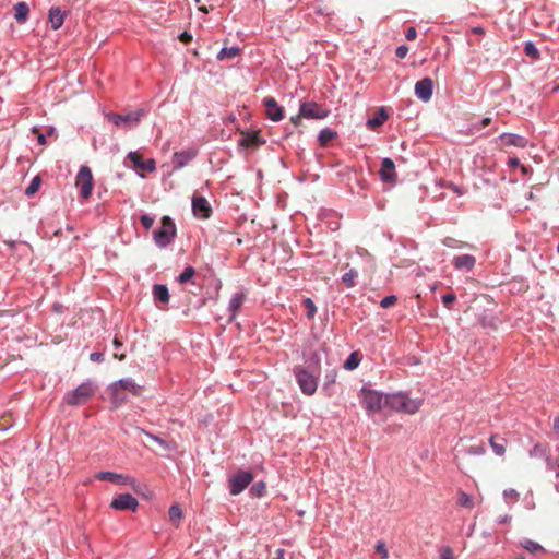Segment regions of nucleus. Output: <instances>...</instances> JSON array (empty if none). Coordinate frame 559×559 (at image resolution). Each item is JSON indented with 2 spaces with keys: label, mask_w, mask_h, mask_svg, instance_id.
I'll return each instance as SVG.
<instances>
[{
  "label": "nucleus",
  "mask_w": 559,
  "mask_h": 559,
  "mask_svg": "<svg viewBox=\"0 0 559 559\" xmlns=\"http://www.w3.org/2000/svg\"><path fill=\"white\" fill-rule=\"evenodd\" d=\"M405 37L407 40H415L417 37V32L415 27H408L405 32Z\"/></svg>",
  "instance_id": "nucleus-52"
},
{
  "label": "nucleus",
  "mask_w": 559,
  "mask_h": 559,
  "mask_svg": "<svg viewBox=\"0 0 559 559\" xmlns=\"http://www.w3.org/2000/svg\"><path fill=\"white\" fill-rule=\"evenodd\" d=\"M440 559H454L452 549L450 547L442 548Z\"/></svg>",
  "instance_id": "nucleus-48"
},
{
  "label": "nucleus",
  "mask_w": 559,
  "mask_h": 559,
  "mask_svg": "<svg viewBox=\"0 0 559 559\" xmlns=\"http://www.w3.org/2000/svg\"><path fill=\"white\" fill-rule=\"evenodd\" d=\"M520 546L533 555L546 552L545 548L540 544L528 538L522 539L520 542Z\"/></svg>",
  "instance_id": "nucleus-23"
},
{
  "label": "nucleus",
  "mask_w": 559,
  "mask_h": 559,
  "mask_svg": "<svg viewBox=\"0 0 559 559\" xmlns=\"http://www.w3.org/2000/svg\"><path fill=\"white\" fill-rule=\"evenodd\" d=\"M452 263L456 270L471 271L476 263V259L471 254H463L455 257Z\"/></svg>",
  "instance_id": "nucleus-17"
},
{
  "label": "nucleus",
  "mask_w": 559,
  "mask_h": 559,
  "mask_svg": "<svg viewBox=\"0 0 559 559\" xmlns=\"http://www.w3.org/2000/svg\"><path fill=\"white\" fill-rule=\"evenodd\" d=\"M450 188L457 194H462V190L460 189V187L455 186V185H451Z\"/></svg>",
  "instance_id": "nucleus-62"
},
{
  "label": "nucleus",
  "mask_w": 559,
  "mask_h": 559,
  "mask_svg": "<svg viewBox=\"0 0 559 559\" xmlns=\"http://www.w3.org/2000/svg\"><path fill=\"white\" fill-rule=\"evenodd\" d=\"M40 185H41L40 178L38 176L34 177L32 179V181L29 182L28 187L25 189V194L27 197L35 194L39 190Z\"/></svg>",
  "instance_id": "nucleus-35"
},
{
  "label": "nucleus",
  "mask_w": 559,
  "mask_h": 559,
  "mask_svg": "<svg viewBox=\"0 0 559 559\" xmlns=\"http://www.w3.org/2000/svg\"><path fill=\"white\" fill-rule=\"evenodd\" d=\"M90 360L93 362H103L104 361V354L100 352H94L90 355Z\"/></svg>",
  "instance_id": "nucleus-50"
},
{
  "label": "nucleus",
  "mask_w": 559,
  "mask_h": 559,
  "mask_svg": "<svg viewBox=\"0 0 559 559\" xmlns=\"http://www.w3.org/2000/svg\"><path fill=\"white\" fill-rule=\"evenodd\" d=\"M388 114L385 112L384 108H380L372 118L368 119L367 126L370 129H376L380 126H382L385 120L388 119Z\"/></svg>",
  "instance_id": "nucleus-25"
},
{
  "label": "nucleus",
  "mask_w": 559,
  "mask_h": 559,
  "mask_svg": "<svg viewBox=\"0 0 559 559\" xmlns=\"http://www.w3.org/2000/svg\"><path fill=\"white\" fill-rule=\"evenodd\" d=\"M153 296L156 300L167 304L169 301V292L166 285L155 284L153 286Z\"/></svg>",
  "instance_id": "nucleus-26"
},
{
  "label": "nucleus",
  "mask_w": 559,
  "mask_h": 559,
  "mask_svg": "<svg viewBox=\"0 0 559 559\" xmlns=\"http://www.w3.org/2000/svg\"><path fill=\"white\" fill-rule=\"evenodd\" d=\"M420 407V401L411 399L403 393V407L402 412L407 414H415Z\"/></svg>",
  "instance_id": "nucleus-27"
},
{
  "label": "nucleus",
  "mask_w": 559,
  "mask_h": 559,
  "mask_svg": "<svg viewBox=\"0 0 559 559\" xmlns=\"http://www.w3.org/2000/svg\"><path fill=\"white\" fill-rule=\"evenodd\" d=\"M179 39L182 41V43H189L191 39H192V36L191 34H189L188 32H182L179 36Z\"/></svg>",
  "instance_id": "nucleus-54"
},
{
  "label": "nucleus",
  "mask_w": 559,
  "mask_h": 559,
  "mask_svg": "<svg viewBox=\"0 0 559 559\" xmlns=\"http://www.w3.org/2000/svg\"><path fill=\"white\" fill-rule=\"evenodd\" d=\"M262 103L265 106V114L270 120L281 121L284 118V109L274 97H265Z\"/></svg>",
  "instance_id": "nucleus-10"
},
{
  "label": "nucleus",
  "mask_w": 559,
  "mask_h": 559,
  "mask_svg": "<svg viewBox=\"0 0 559 559\" xmlns=\"http://www.w3.org/2000/svg\"><path fill=\"white\" fill-rule=\"evenodd\" d=\"M96 478L99 480H106L110 483H124L123 476L109 471L99 472L96 474Z\"/></svg>",
  "instance_id": "nucleus-29"
},
{
  "label": "nucleus",
  "mask_w": 559,
  "mask_h": 559,
  "mask_svg": "<svg viewBox=\"0 0 559 559\" xmlns=\"http://www.w3.org/2000/svg\"><path fill=\"white\" fill-rule=\"evenodd\" d=\"M432 80L430 78H424L415 84V94L419 99L428 102L432 96Z\"/></svg>",
  "instance_id": "nucleus-14"
},
{
  "label": "nucleus",
  "mask_w": 559,
  "mask_h": 559,
  "mask_svg": "<svg viewBox=\"0 0 559 559\" xmlns=\"http://www.w3.org/2000/svg\"><path fill=\"white\" fill-rule=\"evenodd\" d=\"M490 447L492 451L502 456L506 453L507 440L504 438H499L498 436H491L489 439Z\"/></svg>",
  "instance_id": "nucleus-22"
},
{
  "label": "nucleus",
  "mask_w": 559,
  "mask_h": 559,
  "mask_svg": "<svg viewBox=\"0 0 559 559\" xmlns=\"http://www.w3.org/2000/svg\"><path fill=\"white\" fill-rule=\"evenodd\" d=\"M360 362V354L358 352H353L348 358L344 361V368L346 370H354L358 367Z\"/></svg>",
  "instance_id": "nucleus-32"
},
{
  "label": "nucleus",
  "mask_w": 559,
  "mask_h": 559,
  "mask_svg": "<svg viewBox=\"0 0 559 559\" xmlns=\"http://www.w3.org/2000/svg\"><path fill=\"white\" fill-rule=\"evenodd\" d=\"M547 449H548L547 444L537 443L531 450L530 454H531V456H538V457L544 456L547 452Z\"/></svg>",
  "instance_id": "nucleus-40"
},
{
  "label": "nucleus",
  "mask_w": 559,
  "mask_h": 559,
  "mask_svg": "<svg viewBox=\"0 0 559 559\" xmlns=\"http://www.w3.org/2000/svg\"><path fill=\"white\" fill-rule=\"evenodd\" d=\"M357 276L358 272L355 270H350L343 275L342 281L346 286L352 287L355 285Z\"/></svg>",
  "instance_id": "nucleus-37"
},
{
  "label": "nucleus",
  "mask_w": 559,
  "mask_h": 559,
  "mask_svg": "<svg viewBox=\"0 0 559 559\" xmlns=\"http://www.w3.org/2000/svg\"><path fill=\"white\" fill-rule=\"evenodd\" d=\"M308 317L314 316V301L311 298L305 300Z\"/></svg>",
  "instance_id": "nucleus-47"
},
{
  "label": "nucleus",
  "mask_w": 559,
  "mask_h": 559,
  "mask_svg": "<svg viewBox=\"0 0 559 559\" xmlns=\"http://www.w3.org/2000/svg\"><path fill=\"white\" fill-rule=\"evenodd\" d=\"M408 52V48L405 45L399 46L395 50V55L397 58L403 59L406 57Z\"/></svg>",
  "instance_id": "nucleus-49"
},
{
  "label": "nucleus",
  "mask_w": 559,
  "mask_h": 559,
  "mask_svg": "<svg viewBox=\"0 0 559 559\" xmlns=\"http://www.w3.org/2000/svg\"><path fill=\"white\" fill-rule=\"evenodd\" d=\"M239 52H240V49L236 46L224 47L217 53V59L218 60L231 59V58H235L236 56H238Z\"/></svg>",
  "instance_id": "nucleus-30"
},
{
  "label": "nucleus",
  "mask_w": 559,
  "mask_h": 559,
  "mask_svg": "<svg viewBox=\"0 0 559 559\" xmlns=\"http://www.w3.org/2000/svg\"><path fill=\"white\" fill-rule=\"evenodd\" d=\"M360 402L362 407L371 414L379 412L382 405H384L382 395L377 391L368 389L361 390Z\"/></svg>",
  "instance_id": "nucleus-5"
},
{
  "label": "nucleus",
  "mask_w": 559,
  "mask_h": 559,
  "mask_svg": "<svg viewBox=\"0 0 559 559\" xmlns=\"http://www.w3.org/2000/svg\"><path fill=\"white\" fill-rule=\"evenodd\" d=\"M112 400L115 403H121L126 400V396L120 393V389L128 390L133 394H139V386L136 383L129 378H123L112 383Z\"/></svg>",
  "instance_id": "nucleus-8"
},
{
  "label": "nucleus",
  "mask_w": 559,
  "mask_h": 559,
  "mask_svg": "<svg viewBox=\"0 0 559 559\" xmlns=\"http://www.w3.org/2000/svg\"><path fill=\"white\" fill-rule=\"evenodd\" d=\"M246 296L243 293H236L231 296L228 304L229 321H233L237 317V311L242 306Z\"/></svg>",
  "instance_id": "nucleus-16"
},
{
  "label": "nucleus",
  "mask_w": 559,
  "mask_h": 559,
  "mask_svg": "<svg viewBox=\"0 0 559 559\" xmlns=\"http://www.w3.org/2000/svg\"><path fill=\"white\" fill-rule=\"evenodd\" d=\"M139 507V501L131 493H120L110 502V508L117 511L131 510L135 511Z\"/></svg>",
  "instance_id": "nucleus-9"
},
{
  "label": "nucleus",
  "mask_w": 559,
  "mask_h": 559,
  "mask_svg": "<svg viewBox=\"0 0 559 559\" xmlns=\"http://www.w3.org/2000/svg\"><path fill=\"white\" fill-rule=\"evenodd\" d=\"M504 496L513 500H518L519 498V493L514 489L504 490Z\"/></svg>",
  "instance_id": "nucleus-53"
},
{
  "label": "nucleus",
  "mask_w": 559,
  "mask_h": 559,
  "mask_svg": "<svg viewBox=\"0 0 559 559\" xmlns=\"http://www.w3.org/2000/svg\"><path fill=\"white\" fill-rule=\"evenodd\" d=\"M112 345L116 349H119L122 346V343L118 338H115Z\"/></svg>",
  "instance_id": "nucleus-60"
},
{
  "label": "nucleus",
  "mask_w": 559,
  "mask_h": 559,
  "mask_svg": "<svg viewBox=\"0 0 559 559\" xmlns=\"http://www.w3.org/2000/svg\"><path fill=\"white\" fill-rule=\"evenodd\" d=\"M485 452H486V449H485V444L484 443L471 445L467 449V453L471 454V455H483Z\"/></svg>",
  "instance_id": "nucleus-43"
},
{
  "label": "nucleus",
  "mask_w": 559,
  "mask_h": 559,
  "mask_svg": "<svg viewBox=\"0 0 559 559\" xmlns=\"http://www.w3.org/2000/svg\"><path fill=\"white\" fill-rule=\"evenodd\" d=\"M379 175L382 181L393 183L396 180L395 165L391 158H384L381 163Z\"/></svg>",
  "instance_id": "nucleus-15"
},
{
  "label": "nucleus",
  "mask_w": 559,
  "mask_h": 559,
  "mask_svg": "<svg viewBox=\"0 0 559 559\" xmlns=\"http://www.w3.org/2000/svg\"><path fill=\"white\" fill-rule=\"evenodd\" d=\"M547 467L549 471L555 472L556 477H559V456L552 459L547 457L546 459Z\"/></svg>",
  "instance_id": "nucleus-39"
},
{
  "label": "nucleus",
  "mask_w": 559,
  "mask_h": 559,
  "mask_svg": "<svg viewBox=\"0 0 559 559\" xmlns=\"http://www.w3.org/2000/svg\"><path fill=\"white\" fill-rule=\"evenodd\" d=\"M316 117H317V119L324 118V117H326V111H325V110L321 111V110H319V108L317 107V114H316Z\"/></svg>",
  "instance_id": "nucleus-58"
},
{
  "label": "nucleus",
  "mask_w": 559,
  "mask_h": 559,
  "mask_svg": "<svg viewBox=\"0 0 559 559\" xmlns=\"http://www.w3.org/2000/svg\"><path fill=\"white\" fill-rule=\"evenodd\" d=\"M552 430L559 436V416H555L552 419Z\"/></svg>",
  "instance_id": "nucleus-55"
},
{
  "label": "nucleus",
  "mask_w": 559,
  "mask_h": 559,
  "mask_svg": "<svg viewBox=\"0 0 559 559\" xmlns=\"http://www.w3.org/2000/svg\"><path fill=\"white\" fill-rule=\"evenodd\" d=\"M337 136H338V134L336 131H334L330 128H325L320 131V133L318 135V142L322 147H326V146L331 145V143L334 140H336Z\"/></svg>",
  "instance_id": "nucleus-19"
},
{
  "label": "nucleus",
  "mask_w": 559,
  "mask_h": 559,
  "mask_svg": "<svg viewBox=\"0 0 559 559\" xmlns=\"http://www.w3.org/2000/svg\"><path fill=\"white\" fill-rule=\"evenodd\" d=\"M453 241H454V240H453L452 238H447V239H444V240H443V243H444L445 246L452 247V246H453V245H452V242H453Z\"/></svg>",
  "instance_id": "nucleus-63"
},
{
  "label": "nucleus",
  "mask_w": 559,
  "mask_h": 559,
  "mask_svg": "<svg viewBox=\"0 0 559 559\" xmlns=\"http://www.w3.org/2000/svg\"><path fill=\"white\" fill-rule=\"evenodd\" d=\"M384 406L394 411H402L403 393L389 394L384 397Z\"/></svg>",
  "instance_id": "nucleus-21"
},
{
  "label": "nucleus",
  "mask_w": 559,
  "mask_h": 559,
  "mask_svg": "<svg viewBox=\"0 0 559 559\" xmlns=\"http://www.w3.org/2000/svg\"><path fill=\"white\" fill-rule=\"evenodd\" d=\"M524 52L526 56H528L533 59H537L539 57V52L533 43L525 44Z\"/></svg>",
  "instance_id": "nucleus-42"
},
{
  "label": "nucleus",
  "mask_w": 559,
  "mask_h": 559,
  "mask_svg": "<svg viewBox=\"0 0 559 559\" xmlns=\"http://www.w3.org/2000/svg\"><path fill=\"white\" fill-rule=\"evenodd\" d=\"M265 484L264 481H258L253 484V486L250 488V495L252 497H262L265 492Z\"/></svg>",
  "instance_id": "nucleus-38"
},
{
  "label": "nucleus",
  "mask_w": 559,
  "mask_h": 559,
  "mask_svg": "<svg viewBox=\"0 0 559 559\" xmlns=\"http://www.w3.org/2000/svg\"><path fill=\"white\" fill-rule=\"evenodd\" d=\"M455 295L454 294H447L444 296H442V302L444 304L445 307L450 308L451 304L455 300Z\"/></svg>",
  "instance_id": "nucleus-51"
},
{
  "label": "nucleus",
  "mask_w": 559,
  "mask_h": 559,
  "mask_svg": "<svg viewBox=\"0 0 559 559\" xmlns=\"http://www.w3.org/2000/svg\"><path fill=\"white\" fill-rule=\"evenodd\" d=\"M263 141L260 140L259 135L257 133H246L239 140V145L241 146H258L262 144Z\"/></svg>",
  "instance_id": "nucleus-28"
},
{
  "label": "nucleus",
  "mask_w": 559,
  "mask_h": 559,
  "mask_svg": "<svg viewBox=\"0 0 559 559\" xmlns=\"http://www.w3.org/2000/svg\"><path fill=\"white\" fill-rule=\"evenodd\" d=\"M48 17L51 24V28L55 31L59 29L64 22V15L59 8H51L49 10Z\"/></svg>",
  "instance_id": "nucleus-20"
},
{
  "label": "nucleus",
  "mask_w": 559,
  "mask_h": 559,
  "mask_svg": "<svg viewBox=\"0 0 559 559\" xmlns=\"http://www.w3.org/2000/svg\"><path fill=\"white\" fill-rule=\"evenodd\" d=\"M95 393V385L91 380L82 382L74 390L68 392L64 396L67 404L71 406L82 405Z\"/></svg>",
  "instance_id": "nucleus-1"
},
{
  "label": "nucleus",
  "mask_w": 559,
  "mask_h": 559,
  "mask_svg": "<svg viewBox=\"0 0 559 559\" xmlns=\"http://www.w3.org/2000/svg\"><path fill=\"white\" fill-rule=\"evenodd\" d=\"M75 186L80 189L82 198L87 199L91 197L93 191V175L88 166H81L75 179Z\"/></svg>",
  "instance_id": "nucleus-4"
},
{
  "label": "nucleus",
  "mask_w": 559,
  "mask_h": 559,
  "mask_svg": "<svg viewBox=\"0 0 559 559\" xmlns=\"http://www.w3.org/2000/svg\"><path fill=\"white\" fill-rule=\"evenodd\" d=\"M511 520H512V516L509 514H504V515L498 518V522L501 524L509 523V522H511Z\"/></svg>",
  "instance_id": "nucleus-56"
},
{
  "label": "nucleus",
  "mask_w": 559,
  "mask_h": 559,
  "mask_svg": "<svg viewBox=\"0 0 559 559\" xmlns=\"http://www.w3.org/2000/svg\"><path fill=\"white\" fill-rule=\"evenodd\" d=\"M376 551L381 555L382 559L389 558V551L383 542H378L376 545Z\"/></svg>",
  "instance_id": "nucleus-46"
},
{
  "label": "nucleus",
  "mask_w": 559,
  "mask_h": 559,
  "mask_svg": "<svg viewBox=\"0 0 559 559\" xmlns=\"http://www.w3.org/2000/svg\"><path fill=\"white\" fill-rule=\"evenodd\" d=\"M145 114V109L140 108L126 115L110 114L108 120L118 128L129 130L136 127Z\"/></svg>",
  "instance_id": "nucleus-3"
},
{
  "label": "nucleus",
  "mask_w": 559,
  "mask_h": 559,
  "mask_svg": "<svg viewBox=\"0 0 559 559\" xmlns=\"http://www.w3.org/2000/svg\"><path fill=\"white\" fill-rule=\"evenodd\" d=\"M472 32L474 34H477V35H484L485 34V29L483 27H480V26L473 27Z\"/></svg>",
  "instance_id": "nucleus-57"
},
{
  "label": "nucleus",
  "mask_w": 559,
  "mask_h": 559,
  "mask_svg": "<svg viewBox=\"0 0 559 559\" xmlns=\"http://www.w3.org/2000/svg\"><path fill=\"white\" fill-rule=\"evenodd\" d=\"M300 116L313 119L314 118V103H302L300 105Z\"/></svg>",
  "instance_id": "nucleus-33"
},
{
  "label": "nucleus",
  "mask_w": 559,
  "mask_h": 559,
  "mask_svg": "<svg viewBox=\"0 0 559 559\" xmlns=\"http://www.w3.org/2000/svg\"><path fill=\"white\" fill-rule=\"evenodd\" d=\"M490 122H491V118L486 117V118H484V119L481 120V127H483V128H485V127L489 126V124H490Z\"/></svg>",
  "instance_id": "nucleus-59"
},
{
  "label": "nucleus",
  "mask_w": 559,
  "mask_h": 559,
  "mask_svg": "<svg viewBox=\"0 0 559 559\" xmlns=\"http://www.w3.org/2000/svg\"><path fill=\"white\" fill-rule=\"evenodd\" d=\"M253 480V475L249 471H239L229 478V492L233 496L240 495Z\"/></svg>",
  "instance_id": "nucleus-6"
},
{
  "label": "nucleus",
  "mask_w": 559,
  "mask_h": 559,
  "mask_svg": "<svg viewBox=\"0 0 559 559\" xmlns=\"http://www.w3.org/2000/svg\"><path fill=\"white\" fill-rule=\"evenodd\" d=\"M510 165H511L512 167L518 166V165H519V159H518V158H512V159H510Z\"/></svg>",
  "instance_id": "nucleus-64"
},
{
  "label": "nucleus",
  "mask_w": 559,
  "mask_h": 559,
  "mask_svg": "<svg viewBox=\"0 0 559 559\" xmlns=\"http://www.w3.org/2000/svg\"><path fill=\"white\" fill-rule=\"evenodd\" d=\"M457 504L463 508L473 509L474 508V499L466 492L460 490L457 492Z\"/></svg>",
  "instance_id": "nucleus-31"
},
{
  "label": "nucleus",
  "mask_w": 559,
  "mask_h": 559,
  "mask_svg": "<svg viewBox=\"0 0 559 559\" xmlns=\"http://www.w3.org/2000/svg\"><path fill=\"white\" fill-rule=\"evenodd\" d=\"M140 222L145 229H150L154 225V217L148 214H142Z\"/></svg>",
  "instance_id": "nucleus-44"
},
{
  "label": "nucleus",
  "mask_w": 559,
  "mask_h": 559,
  "mask_svg": "<svg viewBox=\"0 0 559 559\" xmlns=\"http://www.w3.org/2000/svg\"><path fill=\"white\" fill-rule=\"evenodd\" d=\"M195 274V271L192 266H186L185 270L179 274L177 281L180 284H185L189 282Z\"/></svg>",
  "instance_id": "nucleus-34"
},
{
  "label": "nucleus",
  "mask_w": 559,
  "mask_h": 559,
  "mask_svg": "<svg viewBox=\"0 0 559 559\" xmlns=\"http://www.w3.org/2000/svg\"><path fill=\"white\" fill-rule=\"evenodd\" d=\"M168 514H169V519L173 523H175L176 525H178L179 521L181 520L182 518V511L181 509L174 504L169 508V511H168Z\"/></svg>",
  "instance_id": "nucleus-36"
},
{
  "label": "nucleus",
  "mask_w": 559,
  "mask_h": 559,
  "mask_svg": "<svg viewBox=\"0 0 559 559\" xmlns=\"http://www.w3.org/2000/svg\"><path fill=\"white\" fill-rule=\"evenodd\" d=\"M154 241L157 247L165 248L176 237V225L169 216H164L162 225L153 233Z\"/></svg>",
  "instance_id": "nucleus-2"
},
{
  "label": "nucleus",
  "mask_w": 559,
  "mask_h": 559,
  "mask_svg": "<svg viewBox=\"0 0 559 559\" xmlns=\"http://www.w3.org/2000/svg\"><path fill=\"white\" fill-rule=\"evenodd\" d=\"M500 141L506 146L525 147L527 145L525 138L511 133L502 134Z\"/></svg>",
  "instance_id": "nucleus-18"
},
{
  "label": "nucleus",
  "mask_w": 559,
  "mask_h": 559,
  "mask_svg": "<svg viewBox=\"0 0 559 559\" xmlns=\"http://www.w3.org/2000/svg\"><path fill=\"white\" fill-rule=\"evenodd\" d=\"M29 13V8L26 2H17L14 5V19L19 23H25Z\"/></svg>",
  "instance_id": "nucleus-24"
},
{
  "label": "nucleus",
  "mask_w": 559,
  "mask_h": 559,
  "mask_svg": "<svg viewBox=\"0 0 559 559\" xmlns=\"http://www.w3.org/2000/svg\"><path fill=\"white\" fill-rule=\"evenodd\" d=\"M198 151L195 148H188L180 152H175L173 155V168L178 170L187 166L192 159L195 158Z\"/></svg>",
  "instance_id": "nucleus-11"
},
{
  "label": "nucleus",
  "mask_w": 559,
  "mask_h": 559,
  "mask_svg": "<svg viewBox=\"0 0 559 559\" xmlns=\"http://www.w3.org/2000/svg\"><path fill=\"white\" fill-rule=\"evenodd\" d=\"M128 159L134 165L136 169L153 173L156 169V163L153 158L143 160L138 152H129Z\"/></svg>",
  "instance_id": "nucleus-13"
},
{
  "label": "nucleus",
  "mask_w": 559,
  "mask_h": 559,
  "mask_svg": "<svg viewBox=\"0 0 559 559\" xmlns=\"http://www.w3.org/2000/svg\"><path fill=\"white\" fill-rule=\"evenodd\" d=\"M37 142H38V144H41V145L45 144L46 143V136L44 134H39L37 136Z\"/></svg>",
  "instance_id": "nucleus-61"
},
{
  "label": "nucleus",
  "mask_w": 559,
  "mask_h": 559,
  "mask_svg": "<svg viewBox=\"0 0 559 559\" xmlns=\"http://www.w3.org/2000/svg\"><path fill=\"white\" fill-rule=\"evenodd\" d=\"M145 436L148 437L151 440H153L154 442L158 443L160 447H163L164 449L166 450H170L171 447H170V443L167 442L166 440L159 438L158 436L156 435H153L151 432H147V431H144Z\"/></svg>",
  "instance_id": "nucleus-41"
},
{
  "label": "nucleus",
  "mask_w": 559,
  "mask_h": 559,
  "mask_svg": "<svg viewBox=\"0 0 559 559\" xmlns=\"http://www.w3.org/2000/svg\"><path fill=\"white\" fill-rule=\"evenodd\" d=\"M397 301V298L395 295H390V296H386L384 297L381 302H380V306L382 308H390L391 306H393L395 302Z\"/></svg>",
  "instance_id": "nucleus-45"
},
{
  "label": "nucleus",
  "mask_w": 559,
  "mask_h": 559,
  "mask_svg": "<svg viewBox=\"0 0 559 559\" xmlns=\"http://www.w3.org/2000/svg\"><path fill=\"white\" fill-rule=\"evenodd\" d=\"M192 212L197 217L209 218L212 213L211 205L204 197L192 198Z\"/></svg>",
  "instance_id": "nucleus-12"
},
{
  "label": "nucleus",
  "mask_w": 559,
  "mask_h": 559,
  "mask_svg": "<svg viewBox=\"0 0 559 559\" xmlns=\"http://www.w3.org/2000/svg\"><path fill=\"white\" fill-rule=\"evenodd\" d=\"M294 373L300 390L307 395L314 394V376L300 366L294 369Z\"/></svg>",
  "instance_id": "nucleus-7"
}]
</instances>
